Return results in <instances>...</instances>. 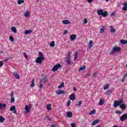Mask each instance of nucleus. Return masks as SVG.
<instances>
[{"mask_svg": "<svg viewBox=\"0 0 127 127\" xmlns=\"http://www.w3.org/2000/svg\"><path fill=\"white\" fill-rule=\"evenodd\" d=\"M62 22L64 24H70V21H69L68 20H63Z\"/></svg>", "mask_w": 127, "mask_h": 127, "instance_id": "obj_17", "label": "nucleus"}, {"mask_svg": "<svg viewBox=\"0 0 127 127\" xmlns=\"http://www.w3.org/2000/svg\"><path fill=\"white\" fill-rule=\"evenodd\" d=\"M102 28H100V33H104L105 32V26H102Z\"/></svg>", "mask_w": 127, "mask_h": 127, "instance_id": "obj_24", "label": "nucleus"}, {"mask_svg": "<svg viewBox=\"0 0 127 127\" xmlns=\"http://www.w3.org/2000/svg\"><path fill=\"white\" fill-rule=\"evenodd\" d=\"M65 62L66 65H70V64H71V58L70 57H66Z\"/></svg>", "mask_w": 127, "mask_h": 127, "instance_id": "obj_7", "label": "nucleus"}, {"mask_svg": "<svg viewBox=\"0 0 127 127\" xmlns=\"http://www.w3.org/2000/svg\"><path fill=\"white\" fill-rule=\"evenodd\" d=\"M32 31H33L32 30H26L24 32V33L25 34H30V33H31Z\"/></svg>", "mask_w": 127, "mask_h": 127, "instance_id": "obj_23", "label": "nucleus"}, {"mask_svg": "<svg viewBox=\"0 0 127 127\" xmlns=\"http://www.w3.org/2000/svg\"><path fill=\"white\" fill-rule=\"evenodd\" d=\"M98 123H100V120H99L98 119H96L93 121V122L92 123L91 125L95 126V125H97V124H98Z\"/></svg>", "mask_w": 127, "mask_h": 127, "instance_id": "obj_14", "label": "nucleus"}, {"mask_svg": "<svg viewBox=\"0 0 127 127\" xmlns=\"http://www.w3.org/2000/svg\"><path fill=\"white\" fill-rule=\"evenodd\" d=\"M73 91H74V92H76V91H77V89H76V87H73Z\"/></svg>", "mask_w": 127, "mask_h": 127, "instance_id": "obj_57", "label": "nucleus"}, {"mask_svg": "<svg viewBox=\"0 0 127 127\" xmlns=\"http://www.w3.org/2000/svg\"><path fill=\"white\" fill-rule=\"evenodd\" d=\"M67 118H72V117H73V113L71 112H67Z\"/></svg>", "mask_w": 127, "mask_h": 127, "instance_id": "obj_20", "label": "nucleus"}, {"mask_svg": "<svg viewBox=\"0 0 127 127\" xmlns=\"http://www.w3.org/2000/svg\"><path fill=\"white\" fill-rule=\"evenodd\" d=\"M13 74L15 78H16V79H19V78H20L19 74H18V73H17V72H13Z\"/></svg>", "mask_w": 127, "mask_h": 127, "instance_id": "obj_15", "label": "nucleus"}, {"mask_svg": "<svg viewBox=\"0 0 127 127\" xmlns=\"http://www.w3.org/2000/svg\"><path fill=\"white\" fill-rule=\"evenodd\" d=\"M11 97V103H14L15 101V99H14V97L13 96V92H12L10 94Z\"/></svg>", "mask_w": 127, "mask_h": 127, "instance_id": "obj_9", "label": "nucleus"}, {"mask_svg": "<svg viewBox=\"0 0 127 127\" xmlns=\"http://www.w3.org/2000/svg\"><path fill=\"white\" fill-rule=\"evenodd\" d=\"M38 87L40 88L39 91H41L42 90V88L43 87V85H42V83H40V85Z\"/></svg>", "mask_w": 127, "mask_h": 127, "instance_id": "obj_40", "label": "nucleus"}, {"mask_svg": "<svg viewBox=\"0 0 127 127\" xmlns=\"http://www.w3.org/2000/svg\"><path fill=\"white\" fill-rule=\"evenodd\" d=\"M64 87V82H63L61 83V85L58 86V89H61Z\"/></svg>", "mask_w": 127, "mask_h": 127, "instance_id": "obj_34", "label": "nucleus"}, {"mask_svg": "<svg viewBox=\"0 0 127 127\" xmlns=\"http://www.w3.org/2000/svg\"><path fill=\"white\" fill-rule=\"evenodd\" d=\"M6 107V104L0 103V109H3V108H5Z\"/></svg>", "mask_w": 127, "mask_h": 127, "instance_id": "obj_28", "label": "nucleus"}, {"mask_svg": "<svg viewBox=\"0 0 127 127\" xmlns=\"http://www.w3.org/2000/svg\"><path fill=\"white\" fill-rule=\"evenodd\" d=\"M70 104H71V101L68 100V102L66 103V105L67 106V107H69Z\"/></svg>", "mask_w": 127, "mask_h": 127, "instance_id": "obj_43", "label": "nucleus"}, {"mask_svg": "<svg viewBox=\"0 0 127 127\" xmlns=\"http://www.w3.org/2000/svg\"><path fill=\"white\" fill-rule=\"evenodd\" d=\"M47 109L48 111H51V104H48L47 105Z\"/></svg>", "mask_w": 127, "mask_h": 127, "instance_id": "obj_35", "label": "nucleus"}, {"mask_svg": "<svg viewBox=\"0 0 127 127\" xmlns=\"http://www.w3.org/2000/svg\"><path fill=\"white\" fill-rule=\"evenodd\" d=\"M114 89H113V88H111V89H109L108 90H107V91H106V94H107V95H109V94H111L112 92H113V90Z\"/></svg>", "mask_w": 127, "mask_h": 127, "instance_id": "obj_29", "label": "nucleus"}, {"mask_svg": "<svg viewBox=\"0 0 127 127\" xmlns=\"http://www.w3.org/2000/svg\"><path fill=\"white\" fill-rule=\"evenodd\" d=\"M24 15H25V17H28V16H29V12L26 11L25 12Z\"/></svg>", "mask_w": 127, "mask_h": 127, "instance_id": "obj_38", "label": "nucleus"}, {"mask_svg": "<svg viewBox=\"0 0 127 127\" xmlns=\"http://www.w3.org/2000/svg\"><path fill=\"white\" fill-rule=\"evenodd\" d=\"M127 73H126L125 75H124V78H127Z\"/></svg>", "mask_w": 127, "mask_h": 127, "instance_id": "obj_63", "label": "nucleus"}, {"mask_svg": "<svg viewBox=\"0 0 127 127\" xmlns=\"http://www.w3.org/2000/svg\"><path fill=\"white\" fill-rule=\"evenodd\" d=\"M95 114H96V112H91L89 113V115H95Z\"/></svg>", "mask_w": 127, "mask_h": 127, "instance_id": "obj_48", "label": "nucleus"}, {"mask_svg": "<svg viewBox=\"0 0 127 127\" xmlns=\"http://www.w3.org/2000/svg\"><path fill=\"white\" fill-rule=\"evenodd\" d=\"M46 119H47L48 121H51V119H50V118H49V116H47Z\"/></svg>", "mask_w": 127, "mask_h": 127, "instance_id": "obj_54", "label": "nucleus"}, {"mask_svg": "<svg viewBox=\"0 0 127 127\" xmlns=\"http://www.w3.org/2000/svg\"><path fill=\"white\" fill-rule=\"evenodd\" d=\"M109 87H110V85L109 84H107L105 85L103 89L104 90H107V89H109Z\"/></svg>", "mask_w": 127, "mask_h": 127, "instance_id": "obj_36", "label": "nucleus"}, {"mask_svg": "<svg viewBox=\"0 0 127 127\" xmlns=\"http://www.w3.org/2000/svg\"><path fill=\"white\" fill-rule=\"evenodd\" d=\"M104 103H105V101H104V100L100 99L99 103V106H103V105H104Z\"/></svg>", "mask_w": 127, "mask_h": 127, "instance_id": "obj_26", "label": "nucleus"}, {"mask_svg": "<svg viewBox=\"0 0 127 127\" xmlns=\"http://www.w3.org/2000/svg\"><path fill=\"white\" fill-rule=\"evenodd\" d=\"M123 5L124 6H127V2L123 3Z\"/></svg>", "mask_w": 127, "mask_h": 127, "instance_id": "obj_55", "label": "nucleus"}, {"mask_svg": "<svg viewBox=\"0 0 127 127\" xmlns=\"http://www.w3.org/2000/svg\"><path fill=\"white\" fill-rule=\"evenodd\" d=\"M92 47H93V41L90 40L89 43V46H88L89 49H91V48H92Z\"/></svg>", "mask_w": 127, "mask_h": 127, "instance_id": "obj_18", "label": "nucleus"}, {"mask_svg": "<svg viewBox=\"0 0 127 127\" xmlns=\"http://www.w3.org/2000/svg\"><path fill=\"white\" fill-rule=\"evenodd\" d=\"M120 107L122 110H126L127 109V105L125 104H121Z\"/></svg>", "mask_w": 127, "mask_h": 127, "instance_id": "obj_12", "label": "nucleus"}, {"mask_svg": "<svg viewBox=\"0 0 127 127\" xmlns=\"http://www.w3.org/2000/svg\"><path fill=\"white\" fill-rule=\"evenodd\" d=\"M115 15H116V12H113L111 13V16H112V17H114Z\"/></svg>", "mask_w": 127, "mask_h": 127, "instance_id": "obj_42", "label": "nucleus"}, {"mask_svg": "<svg viewBox=\"0 0 127 127\" xmlns=\"http://www.w3.org/2000/svg\"><path fill=\"white\" fill-rule=\"evenodd\" d=\"M93 77L94 78H97V77H98V74H97V73L95 72L93 73Z\"/></svg>", "mask_w": 127, "mask_h": 127, "instance_id": "obj_45", "label": "nucleus"}, {"mask_svg": "<svg viewBox=\"0 0 127 127\" xmlns=\"http://www.w3.org/2000/svg\"><path fill=\"white\" fill-rule=\"evenodd\" d=\"M124 103V98H121L120 100H115L114 103V108H117L119 106H121V104Z\"/></svg>", "mask_w": 127, "mask_h": 127, "instance_id": "obj_3", "label": "nucleus"}, {"mask_svg": "<svg viewBox=\"0 0 127 127\" xmlns=\"http://www.w3.org/2000/svg\"><path fill=\"white\" fill-rule=\"evenodd\" d=\"M85 69H86V66L84 65L83 66L80 67L79 68L78 71L80 72V71H83V70H85Z\"/></svg>", "mask_w": 127, "mask_h": 127, "instance_id": "obj_31", "label": "nucleus"}, {"mask_svg": "<svg viewBox=\"0 0 127 127\" xmlns=\"http://www.w3.org/2000/svg\"><path fill=\"white\" fill-rule=\"evenodd\" d=\"M16 108V107L15 106H13L12 107H11L10 108V112H16V110H15V109Z\"/></svg>", "mask_w": 127, "mask_h": 127, "instance_id": "obj_16", "label": "nucleus"}, {"mask_svg": "<svg viewBox=\"0 0 127 127\" xmlns=\"http://www.w3.org/2000/svg\"><path fill=\"white\" fill-rule=\"evenodd\" d=\"M120 43H121V44H122L123 45H125V44H127V40H121L120 41Z\"/></svg>", "mask_w": 127, "mask_h": 127, "instance_id": "obj_21", "label": "nucleus"}, {"mask_svg": "<svg viewBox=\"0 0 127 127\" xmlns=\"http://www.w3.org/2000/svg\"><path fill=\"white\" fill-rule=\"evenodd\" d=\"M122 9H123V10H124V11H126V10H127V6H124Z\"/></svg>", "mask_w": 127, "mask_h": 127, "instance_id": "obj_44", "label": "nucleus"}, {"mask_svg": "<svg viewBox=\"0 0 127 127\" xmlns=\"http://www.w3.org/2000/svg\"><path fill=\"white\" fill-rule=\"evenodd\" d=\"M13 113H14L15 115H17V112H13Z\"/></svg>", "mask_w": 127, "mask_h": 127, "instance_id": "obj_64", "label": "nucleus"}, {"mask_svg": "<svg viewBox=\"0 0 127 127\" xmlns=\"http://www.w3.org/2000/svg\"><path fill=\"white\" fill-rule=\"evenodd\" d=\"M78 57V53L77 52H75L74 54V61L77 59V57Z\"/></svg>", "mask_w": 127, "mask_h": 127, "instance_id": "obj_37", "label": "nucleus"}, {"mask_svg": "<svg viewBox=\"0 0 127 127\" xmlns=\"http://www.w3.org/2000/svg\"><path fill=\"white\" fill-rule=\"evenodd\" d=\"M43 81L44 83H46L47 81H48V76L47 75H46L43 78Z\"/></svg>", "mask_w": 127, "mask_h": 127, "instance_id": "obj_22", "label": "nucleus"}, {"mask_svg": "<svg viewBox=\"0 0 127 127\" xmlns=\"http://www.w3.org/2000/svg\"><path fill=\"white\" fill-rule=\"evenodd\" d=\"M127 119V114H124L122 117H120V121L121 122H124V121H126Z\"/></svg>", "mask_w": 127, "mask_h": 127, "instance_id": "obj_6", "label": "nucleus"}, {"mask_svg": "<svg viewBox=\"0 0 127 127\" xmlns=\"http://www.w3.org/2000/svg\"><path fill=\"white\" fill-rule=\"evenodd\" d=\"M67 33H68V30H64V35L67 34Z\"/></svg>", "mask_w": 127, "mask_h": 127, "instance_id": "obj_52", "label": "nucleus"}, {"mask_svg": "<svg viewBox=\"0 0 127 127\" xmlns=\"http://www.w3.org/2000/svg\"><path fill=\"white\" fill-rule=\"evenodd\" d=\"M90 74L89 73H87L85 75V78H88V77H90Z\"/></svg>", "mask_w": 127, "mask_h": 127, "instance_id": "obj_47", "label": "nucleus"}, {"mask_svg": "<svg viewBox=\"0 0 127 127\" xmlns=\"http://www.w3.org/2000/svg\"><path fill=\"white\" fill-rule=\"evenodd\" d=\"M110 32L111 33H116V29H114V27L111 26Z\"/></svg>", "mask_w": 127, "mask_h": 127, "instance_id": "obj_25", "label": "nucleus"}, {"mask_svg": "<svg viewBox=\"0 0 127 127\" xmlns=\"http://www.w3.org/2000/svg\"><path fill=\"white\" fill-rule=\"evenodd\" d=\"M4 121H5V119L2 117V116H0V123H2Z\"/></svg>", "mask_w": 127, "mask_h": 127, "instance_id": "obj_30", "label": "nucleus"}, {"mask_svg": "<svg viewBox=\"0 0 127 127\" xmlns=\"http://www.w3.org/2000/svg\"><path fill=\"white\" fill-rule=\"evenodd\" d=\"M81 105H82V101H80L78 102V104H77V106H81Z\"/></svg>", "mask_w": 127, "mask_h": 127, "instance_id": "obj_50", "label": "nucleus"}, {"mask_svg": "<svg viewBox=\"0 0 127 127\" xmlns=\"http://www.w3.org/2000/svg\"><path fill=\"white\" fill-rule=\"evenodd\" d=\"M121 47H115L114 48H113L111 52H110V55H112L116 52H120V51H121Z\"/></svg>", "mask_w": 127, "mask_h": 127, "instance_id": "obj_4", "label": "nucleus"}, {"mask_svg": "<svg viewBox=\"0 0 127 127\" xmlns=\"http://www.w3.org/2000/svg\"><path fill=\"white\" fill-rule=\"evenodd\" d=\"M8 60H9V58H6V59H5V62H6L8 61Z\"/></svg>", "mask_w": 127, "mask_h": 127, "instance_id": "obj_56", "label": "nucleus"}, {"mask_svg": "<svg viewBox=\"0 0 127 127\" xmlns=\"http://www.w3.org/2000/svg\"><path fill=\"white\" fill-rule=\"evenodd\" d=\"M88 23V20H87V19L84 18V21H83V23L84 24H86V23Z\"/></svg>", "mask_w": 127, "mask_h": 127, "instance_id": "obj_46", "label": "nucleus"}, {"mask_svg": "<svg viewBox=\"0 0 127 127\" xmlns=\"http://www.w3.org/2000/svg\"><path fill=\"white\" fill-rule=\"evenodd\" d=\"M77 36L75 34H72L70 35V39L71 41H73V40H75V39L76 38Z\"/></svg>", "mask_w": 127, "mask_h": 127, "instance_id": "obj_11", "label": "nucleus"}, {"mask_svg": "<svg viewBox=\"0 0 127 127\" xmlns=\"http://www.w3.org/2000/svg\"><path fill=\"white\" fill-rule=\"evenodd\" d=\"M2 65H3V63L2 61H0V67H2Z\"/></svg>", "mask_w": 127, "mask_h": 127, "instance_id": "obj_51", "label": "nucleus"}, {"mask_svg": "<svg viewBox=\"0 0 127 127\" xmlns=\"http://www.w3.org/2000/svg\"><path fill=\"white\" fill-rule=\"evenodd\" d=\"M116 114H119V115H121V114H122L121 112H116Z\"/></svg>", "mask_w": 127, "mask_h": 127, "instance_id": "obj_60", "label": "nucleus"}, {"mask_svg": "<svg viewBox=\"0 0 127 127\" xmlns=\"http://www.w3.org/2000/svg\"><path fill=\"white\" fill-rule=\"evenodd\" d=\"M11 30H12V31H13L14 32V33H16L17 30H16V28H15V27H12L11 28Z\"/></svg>", "mask_w": 127, "mask_h": 127, "instance_id": "obj_27", "label": "nucleus"}, {"mask_svg": "<svg viewBox=\"0 0 127 127\" xmlns=\"http://www.w3.org/2000/svg\"><path fill=\"white\" fill-rule=\"evenodd\" d=\"M40 81H39V84H41L42 83V79H41V78H40L39 79Z\"/></svg>", "mask_w": 127, "mask_h": 127, "instance_id": "obj_59", "label": "nucleus"}, {"mask_svg": "<svg viewBox=\"0 0 127 127\" xmlns=\"http://www.w3.org/2000/svg\"><path fill=\"white\" fill-rule=\"evenodd\" d=\"M34 82H35V80L34 79H32L31 80L32 84L30 85V87H31V88H33V87L35 86V83H34Z\"/></svg>", "mask_w": 127, "mask_h": 127, "instance_id": "obj_19", "label": "nucleus"}, {"mask_svg": "<svg viewBox=\"0 0 127 127\" xmlns=\"http://www.w3.org/2000/svg\"><path fill=\"white\" fill-rule=\"evenodd\" d=\"M97 14L98 15H102L103 17H106V16H108V12L107 11H105L104 12V10L103 9H100L97 11Z\"/></svg>", "mask_w": 127, "mask_h": 127, "instance_id": "obj_2", "label": "nucleus"}, {"mask_svg": "<svg viewBox=\"0 0 127 127\" xmlns=\"http://www.w3.org/2000/svg\"><path fill=\"white\" fill-rule=\"evenodd\" d=\"M23 54L26 59H27V58H28V56H27V55H26V53H23Z\"/></svg>", "mask_w": 127, "mask_h": 127, "instance_id": "obj_41", "label": "nucleus"}, {"mask_svg": "<svg viewBox=\"0 0 127 127\" xmlns=\"http://www.w3.org/2000/svg\"><path fill=\"white\" fill-rule=\"evenodd\" d=\"M31 109V105L29 104V105H26L25 110V112H29V110Z\"/></svg>", "mask_w": 127, "mask_h": 127, "instance_id": "obj_10", "label": "nucleus"}, {"mask_svg": "<svg viewBox=\"0 0 127 127\" xmlns=\"http://www.w3.org/2000/svg\"><path fill=\"white\" fill-rule=\"evenodd\" d=\"M71 127H76V125H75V123H71L70 124Z\"/></svg>", "mask_w": 127, "mask_h": 127, "instance_id": "obj_49", "label": "nucleus"}, {"mask_svg": "<svg viewBox=\"0 0 127 127\" xmlns=\"http://www.w3.org/2000/svg\"><path fill=\"white\" fill-rule=\"evenodd\" d=\"M125 77L124 76V78L122 79V82H125Z\"/></svg>", "mask_w": 127, "mask_h": 127, "instance_id": "obj_61", "label": "nucleus"}, {"mask_svg": "<svg viewBox=\"0 0 127 127\" xmlns=\"http://www.w3.org/2000/svg\"><path fill=\"white\" fill-rule=\"evenodd\" d=\"M39 57L37 58L36 60V63H38V64H42V61L45 59V58L43 56V54L41 52H38Z\"/></svg>", "mask_w": 127, "mask_h": 127, "instance_id": "obj_1", "label": "nucleus"}, {"mask_svg": "<svg viewBox=\"0 0 127 127\" xmlns=\"http://www.w3.org/2000/svg\"><path fill=\"white\" fill-rule=\"evenodd\" d=\"M87 1H88L89 3H91V2L94 1V0H87Z\"/></svg>", "mask_w": 127, "mask_h": 127, "instance_id": "obj_53", "label": "nucleus"}, {"mask_svg": "<svg viewBox=\"0 0 127 127\" xmlns=\"http://www.w3.org/2000/svg\"><path fill=\"white\" fill-rule=\"evenodd\" d=\"M51 127H56V125H55V124H52V125H51Z\"/></svg>", "mask_w": 127, "mask_h": 127, "instance_id": "obj_58", "label": "nucleus"}, {"mask_svg": "<svg viewBox=\"0 0 127 127\" xmlns=\"http://www.w3.org/2000/svg\"><path fill=\"white\" fill-rule=\"evenodd\" d=\"M9 39H10V41H11V42H13L14 41V38L13 37L10 36Z\"/></svg>", "mask_w": 127, "mask_h": 127, "instance_id": "obj_39", "label": "nucleus"}, {"mask_svg": "<svg viewBox=\"0 0 127 127\" xmlns=\"http://www.w3.org/2000/svg\"><path fill=\"white\" fill-rule=\"evenodd\" d=\"M62 68V65L60 64H56L54 67H53L52 71L53 72H55L58 70V69Z\"/></svg>", "mask_w": 127, "mask_h": 127, "instance_id": "obj_5", "label": "nucleus"}, {"mask_svg": "<svg viewBox=\"0 0 127 127\" xmlns=\"http://www.w3.org/2000/svg\"><path fill=\"white\" fill-rule=\"evenodd\" d=\"M76 99V97H75V95L74 94L72 93L70 96H69V99L71 100V101H74Z\"/></svg>", "mask_w": 127, "mask_h": 127, "instance_id": "obj_13", "label": "nucleus"}, {"mask_svg": "<svg viewBox=\"0 0 127 127\" xmlns=\"http://www.w3.org/2000/svg\"><path fill=\"white\" fill-rule=\"evenodd\" d=\"M70 52H68V54L67 55V56L66 57H70Z\"/></svg>", "mask_w": 127, "mask_h": 127, "instance_id": "obj_62", "label": "nucleus"}, {"mask_svg": "<svg viewBox=\"0 0 127 127\" xmlns=\"http://www.w3.org/2000/svg\"><path fill=\"white\" fill-rule=\"evenodd\" d=\"M50 45L51 47H54L55 46V42H54V41H52Z\"/></svg>", "mask_w": 127, "mask_h": 127, "instance_id": "obj_33", "label": "nucleus"}, {"mask_svg": "<svg viewBox=\"0 0 127 127\" xmlns=\"http://www.w3.org/2000/svg\"><path fill=\"white\" fill-rule=\"evenodd\" d=\"M18 4H21V3H24V0H18L17 1Z\"/></svg>", "mask_w": 127, "mask_h": 127, "instance_id": "obj_32", "label": "nucleus"}, {"mask_svg": "<svg viewBox=\"0 0 127 127\" xmlns=\"http://www.w3.org/2000/svg\"><path fill=\"white\" fill-rule=\"evenodd\" d=\"M56 93L58 95H63L64 94H67V92L64 90H57Z\"/></svg>", "mask_w": 127, "mask_h": 127, "instance_id": "obj_8", "label": "nucleus"}]
</instances>
